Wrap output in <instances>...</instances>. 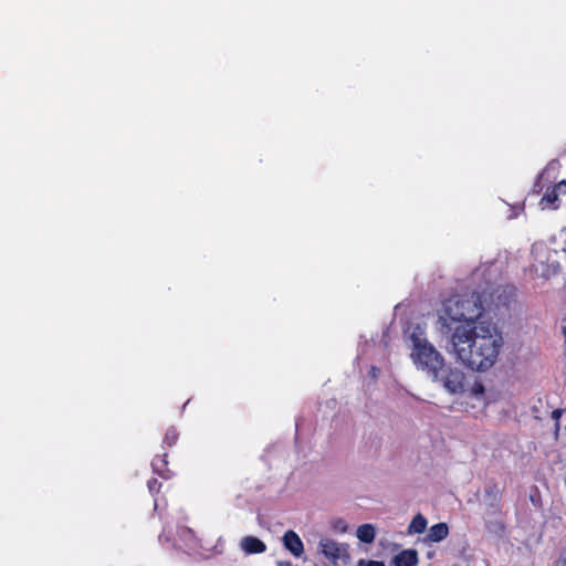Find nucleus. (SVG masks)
I'll use <instances>...</instances> for the list:
<instances>
[{"instance_id": "423d86ee", "label": "nucleus", "mask_w": 566, "mask_h": 566, "mask_svg": "<svg viewBox=\"0 0 566 566\" xmlns=\"http://www.w3.org/2000/svg\"><path fill=\"white\" fill-rule=\"evenodd\" d=\"M245 554H261L266 551V545L255 536H245L240 544Z\"/></svg>"}, {"instance_id": "6e6552de", "label": "nucleus", "mask_w": 566, "mask_h": 566, "mask_svg": "<svg viewBox=\"0 0 566 566\" xmlns=\"http://www.w3.org/2000/svg\"><path fill=\"white\" fill-rule=\"evenodd\" d=\"M396 566H417L418 554L415 549H405L395 556Z\"/></svg>"}, {"instance_id": "7ed1b4c3", "label": "nucleus", "mask_w": 566, "mask_h": 566, "mask_svg": "<svg viewBox=\"0 0 566 566\" xmlns=\"http://www.w3.org/2000/svg\"><path fill=\"white\" fill-rule=\"evenodd\" d=\"M413 350L411 356L413 361L422 369H427L434 378L443 369L444 361L436 348L419 335L412 334Z\"/></svg>"}, {"instance_id": "dca6fc26", "label": "nucleus", "mask_w": 566, "mask_h": 566, "mask_svg": "<svg viewBox=\"0 0 566 566\" xmlns=\"http://www.w3.org/2000/svg\"><path fill=\"white\" fill-rule=\"evenodd\" d=\"M359 566H385V564L382 562H378V560H368V562L360 560Z\"/></svg>"}, {"instance_id": "2eb2a0df", "label": "nucleus", "mask_w": 566, "mask_h": 566, "mask_svg": "<svg viewBox=\"0 0 566 566\" xmlns=\"http://www.w3.org/2000/svg\"><path fill=\"white\" fill-rule=\"evenodd\" d=\"M557 192L565 195L566 193V180H562L554 186Z\"/></svg>"}, {"instance_id": "6ab92c4d", "label": "nucleus", "mask_w": 566, "mask_h": 566, "mask_svg": "<svg viewBox=\"0 0 566 566\" xmlns=\"http://www.w3.org/2000/svg\"><path fill=\"white\" fill-rule=\"evenodd\" d=\"M562 412L563 411L560 409H556L553 411L552 416H553V418H558V417H560Z\"/></svg>"}, {"instance_id": "20e7f679", "label": "nucleus", "mask_w": 566, "mask_h": 566, "mask_svg": "<svg viewBox=\"0 0 566 566\" xmlns=\"http://www.w3.org/2000/svg\"><path fill=\"white\" fill-rule=\"evenodd\" d=\"M283 545L295 557H301L304 553V545L301 537L292 530L284 533Z\"/></svg>"}, {"instance_id": "ddd939ff", "label": "nucleus", "mask_w": 566, "mask_h": 566, "mask_svg": "<svg viewBox=\"0 0 566 566\" xmlns=\"http://www.w3.org/2000/svg\"><path fill=\"white\" fill-rule=\"evenodd\" d=\"M558 201V192L554 187L548 188L541 199V205L552 206Z\"/></svg>"}, {"instance_id": "9d476101", "label": "nucleus", "mask_w": 566, "mask_h": 566, "mask_svg": "<svg viewBox=\"0 0 566 566\" xmlns=\"http://www.w3.org/2000/svg\"><path fill=\"white\" fill-rule=\"evenodd\" d=\"M356 535L360 542L370 544L376 536L375 527L371 524H363L358 526Z\"/></svg>"}, {"instance_id": "9b49d317", "label": "nucleus", "mask_w": 566, "mask_h": 566, "mask_svg": "<svg viewBox=\"0 0 566 566\" xmlns=\"http://www.w3.org/2000/svg\"><path fill=\"white\" fill-rule=\"evenodd\" d=\"M427 528V520L422 514H417L408 526L409 534H421Z\"/></svg>"}, {"instance_id": "aec40b11", "label": "nucleus", "mask_w": 566, "mask_h": 566, "mask_svg": "<svg viewBox=\"0 0 566 566\" xmlns=\"http://www.w3.org/2000/svg\"><path fill=\"white\" fill-rule=\"evenodd\" d=\"M154 507H155V510H157V507H158V501H157V499H156V497H155V500H154Z\"/></svg>"}, {"instance_id": "39448f33", "label": "nucleus", "mask_w": 566, "mask_h": 566, "mask_svg": "<svg viewBox=\"0 0 566 566\" xmlns=\"http://www.w3.org/2000/svg\"><path fill=\"white\" fill-rule=\"evenodd\" d=\"M321 553L331 562L336 563L340 558L342 548L337 542L331 538L319 541Z\"/></svg>"}, {"instance_id": "0eeeda50", "label": "nucleus", "mask_w": 566, "mask_h": 566, "mask_svg": "<svg viewBox=\"0 0 566 566\" xmlns=\"http://www.w3.org/2000/svg\"><path fill=\"white\" fill-rule=\"evenodd\" d=\"M151 468L154 473L165 480H169L172 476V472L168 468L167 453L156 455L151 461Z\"/></svg>"}, {"instance_id": "4be33fe9", "label": "nucleus", "mask_w": 566, "mask_h": 566, "mask_svg": "<svg viewBox=\"0 0 566 566\" xmlns=\"http://www.w3.org/2000/svg\"><path fill=\"white\" fill-rule=\"evenodd\" d=\"M562 565H563V566H566V558H564V559L562 560Z\"/></svg>"}, {"instance_id": "f257e3e1", "label": "nucleus", "mask_w": 566, "mask_h": 566, "mask_svg": "<svg viewBox=\"0 0 566 566\" xmlns=\"http://www.w3.org/2000/svg\"><path fill=\"white\" fill-rule=\"evenodd\" d=\"M451 346L457 359L472 371H486L495 365L503 347V337L495 326L479 323L449 326Z\"/></svg>"}, {"instance_id": "f3484780", "label": "nucleus", "mask_w": 566, "mask_h": 566, "mask_svg": "<svg viewBox=\"0 0 566 566\" xmlns=\"http://www.w3.org/2000/svg\"><path fill=\"white\" fill-rule=\"evenodd\" d=\"M369 373L371 377L376 379L380 373V369L378 367L373 366Z\"/></svg>"}, {"instance_id": "f03ea898", "label": "nucleus", "mask_w": 566, "mask_h": 566, "mask_svg": "<svg viewBox=\"0 0 566 566\" xmlns=\"http://www.w3.org/2000/svg\"><path fill=\"white\" fill-rule=\"evenodd\" d=\"M483 313L480 296L472 293L469 297L461 296L457 298L453 305L448 306L446 314L448 318L441 317L443 326L449 331V326L458 327L459 325L468 324L469 326H478V319Z\"/></svg>"}, {"instance_id": "1a4fd4ad", "label": "nucleus", "mask_w": 566, "mask_h": 566, "mask_svg": "<svg viewBox=\"0 0 566 566\" xmlns=\"http://www.w3.org/2000/svg\"><path fill=\"white\" fill-rule=\"evenodd\" d=\"M449 534V527L446 523L441 522L434 524L430 527L429 533L427 535L428 539L431 542H440L444 539Z\"/></svg>"}, {"instance_id": "f8f14e48", "label": "nucleus", "mask_w": 566, "mask_h": 566, "mask_svg": "<svg viewBox=\"0 0 566 566\" xmlns=\"http://www.w3.org/2000/svg\"><path fill=\"white\" fill-rule=\"evenodd\" d=\"M178 439H179L178 431L176 430V428L170 427L167 429V431L165 433L163 444H164V447L171 448L177 443Z\"/></svg>"}, {"instance_id": "4468645a", "label": "nucleus", "mask_w": 566, "mask_h": 566, "mask_svg": "<svg viewBox=\"0 0 566 566\" xmlns=\"http://www.w3.org/2000/svg\"><path fill=\"white\" fill-rule=\"evenodd\" d=\"M147 488L149 493L155 497L161 489V483H159L157 479L153 478L148 480Z\"/></svg>"}, {"instance_id": "412c9836", "label": "nucleus", "mask_w": 566, "mask_h": 566, "mask_svg": "<svg viewBox=\"0 0 566 566\" xmlns=\"http://www.w3.org/2000/svg\"><path fill=\"white\" fill-rule=\"evenodd\" d=\"M563 334H564V336H565V343H566V326H565V327H563Z\"/></svg>"}, {"instance_id": "a211bd4d", "label": "nucleus", "mask_w": 566, "mask_h": 566, "mask_svg": "<svg viewBox=\"0 0 566 566\" xmlns=\"http://www.w3.org/2000/svg\"><path fill=\"white\" fill-rule=\"evenodd\" d=\"M485 492H486V494H492V493L497 494L499 493L495 485L493 488L488 489Z\"/></svg>"}]
</instances>
